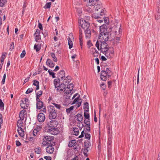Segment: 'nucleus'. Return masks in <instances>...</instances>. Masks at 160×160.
<instances>
[{
    "label": "nucleus",
    "instance_id": "nucleus-1",
    "mask_svg": "<svg viewBox=\"0 0 160 160\" xmlns=\"http://www.w3.org/2000/svg\"><path fill=\"white\" fill-rule=\"evenodd\" d=\"M110 34L112 36H119L122 33V30L121 28V24L116 23L110 28Z\"/></svg>",
    "mask_w": 160,
    "mask_h": 160
},
{
    "label": "nucleus",
    "instance_id": "nucleus-2",
    "mask_svg": "<svg viewBox=\"0 0 160 160\" xmlns=\"http://www.w3.org/2000/svg\"><path fill=\"white\" fill-rule=\"evenodd\" d=\"M99 41L100 42L98 41H97L96 43V46L99 50H100L99 48H100L101 51L102 52H104L106 51L107 49L108 48L107 47V44L105 41Z\"/></svg>",
    "mask_w": 160,
    "mask_h": 160
},
{
    "label": "nucleus",
    "instance_id": "nucleus-3",
    "mask_svg": "<svg viewBox=\"0 0 160 160\" xmlns=\"http://www.w3.org/2000/svg\"><path fill=\"white\" fill-rule=\"evenodd\" d=\"M48 111L49 113V118L50 119H54L57 118L58 113L54 106L50 105L48 108Z\"/></svg>",
    "mask_w": 160,
    "mask_h": 160
},
{
    "label": "nucleus",
    "instance_id": "nucleus-4",
    "mask_svg": "<svg viewBox=\"0 0 160 160\" xmlns=\"http://www.w3.org/2000/svg\"><path fill=\"white\" fill-rule=\"evenodd\" d=\"M78 22L79 24V28L80 27L82 31V30L87 29L89 26L88 22L86 21L82 18H79Z\"/></svg>",
    "mask_w": 160,
    "mask_h": 160
},
{
    "label": "nucleus",
    "instance_id": "nucleus-5",
    "mask_svg": "<svg viewBox=\"0 0 160 160\" xmlns=\"http://www.w3.org/2000/svg\"><path fill=\"white\" fill-rule=\"evenodd\" d=\"M55 87L56 88V90L57 92H65L66 89L67 85L62 83L58 86H57L56 85L55 83Z\"/></svg>",
    "mask_w": 160,
    "mask_h": 160
},
{
    "label": "nucleus",
    "instance_id": "nucleus-6",
    "mask_svg": "<svg viewBox=\"0 0 160 160\" xmlns=\"http://www.w3.org/2000/svg\"><path fill=\"white\" fill-rule=\"evenodd\" d=\"M103 53L108 58H112L114 55V50L112 48H108L107 49V51L104 52Z\"/></svg>",
    "mask_w": 160,
    "mask_h": 160
},
{
    "label": "nucleus",
    "instance_id": "nucleus-7",
    "mask_svg": "<svg viewBox=\"0 0 160 160\" xmlns=\"http://www.w3.org/2000/svg\"><path fill=\"white\" fill-rule=\"evenodd\" d=\"M110 32H106L100 33L99 36V40L102 41H108L109 38V34Z\"/></svg>",
    "mask_w": 160,
    "mask_h": 160
},
{
    "label": "nucleus",
    "instance_id": "nucleus-8",
    "mask_svg": "<svg viewBox=\"0 0 160 160\" xmlns=\"http://www.w3.org/2000/svg\"><path fill=\"white\" fill-rule=\"evenodd\" d=\"M55 144V143L52 142V144L51 142L49 145H48V147L46 149V151L47 153L49 154H52L54 150L53 146Z\"/></svg>",
    "mask_w": 160,
    "mask_h": 160
},
{
    "label": "nucleus",
    "instance_id": "nucleus-9",
    "mask_svg": "<svg viewBox=\"0 0 160 160\" xmlns=\"http://www.w3.org/2000/svg\"><path fill=\"white\" fill-rule=\"evenodd\" d=\"M47 131H46L51 134L55 135L58 133V128H46Z\"/></svg>",
    "mask_w": 160,
    "mask_h": 160
},
{
    "label": "nucleus",
    "instance_id": "nucleus-10",
    "mask_svg": "<svg viewBox=\"0 0 160 160\" xmlns=\"http://www.w3.org/2000/svg\"><path fill=\"white\" fill-rule=\"evenodd\" d=\"M101 8V7L100 5H98L95 9L97 11H98V12L97 13V14H100L101 16H102L104 15L106 10L105 8Z\"/></svg>",
    "mask_w": 160,
    "mask_h": 160
},
{
    "label": "nucleus",
    "instance_id": "nucleus-11",
    "mask_svg": "<svg viewBox=\"0 0 160 160\" xmlns=\"http://www.w3.org/2000/svg\"><path fill=\"white\" fill-rule=\"evenodd\" d=\"M79 97L80 95H78V96L74 99L73 102L72 103V104H74L75 103L76 104L77 106V108L79 107L81 104L82 100L81 99L79 98Z\"/></svg>",
    "mask_w": 160,
    "mask_h": 160
},
{
    "label": "nucleus",
    "instance_id": "nucleus-12",
    "mask_svg": "<svg viewBox=\"0 0 160 160\" xmlns=\"http://www.w3.org/2000/svg\"><path fill=\"white\" fill-rule=\"evenodd\" d=\"M58 122L55 120L48 122L47 123V128H55L57 126Z\"/></svg>",
    "mask_w": 160,
    "mask_h": 160
},
{
    "label": "nucleus",
    "instance_id": "nucleus-13",
    "mask_svg": "<svg viewBox=\"0 0 160 160\" xmlns=\"http://www.w3.org/2000/svg\"><path fill=\"white\" fill-rule=\"evenodd\" d=\"M72 93L70 90H66L63 95V97L65 98L69 99L71 97Z\"/></svg>",
    "mask_w": 160,
    "mask_h": 160
},
{
    "label": "nucleus",
    "instance_id": "nucleus-14",
    "mask_svg": "<svg viewBox=\"0 0 160 160\" xmlns=\"http://www.w3.org/2000/svg\"><path fill=\"white\" fill-rule=\"evenodd\" d=\"M45 119L44 114L42 113H40L38 116V119L40 122H43Z\"/></svg>",
    "mask_w": 160,
    "mask_h": 160
},
{
    "label": "nucleus",
    "instance_id": "nucleus-15",
    "mask_svg": "<svg viewBox=\"0 0 160 160\" xmlns=\"http://www.w3.org/2000/svg\"><path fill=\"white\" fill-rule=\"evenodd\" d=\"M101 79L103 81H106L107 80V76H108V73L105 71L102 70L101 72Z\"/></svg>",
    "mask_w": 160,
    "mask_h": 160
},
{
    "label": "nucleus",
    "instance_id": "nucleus-16",
    "mask_svg": "<svg viewBox=\"0 0 160 160\" xmlns=\"http://www.w3.org/2000/svg\"><path fill=\"white\" fill-rule=\"evenodd\" d=\"M24 101L22 100V103H21V108H22L26 109L28 107L29 105L28 103H27L26 105H25V103H24V102H25V103L27 102H28V99L25 98L24 99Z\"/></svg>",
    "mask_w": 160,
    "mask_h": 160
},
{
    "label": "nucleus",
    "instance_id": "nucleus-17",
    "mask_svg": "<svg viewBox=\"0 0 160 160\" xmlns=\"http://www.w3.org/2000/svg\"><path fill=\"white\" fill-rule=\"evenodd\" d=\"M90 52L91 54L94 57H98L99 54L98 52L94 48H92L90 49Z\"/></svg>",
    "mask_w": 160,
    "mask_h": 160
},
{
    "label": "nucleus",
    "instance_id": "nucleus-18",
    "mask_svg": "<svg viewBox=\"0 0 160 160\" xmlns=\"http://www.w3.org/2000/svg\"><path fill=\"white\" fill-rule=\"evenodd\" d=\"M65 72L63 70L60 71L58 73V78L60 81H62L63 78H65Z\"/></svg>",
    "mask_w": 160,
    "mask_h": 160
},
{
    "label": "nucleus",
    "instance_id": "nucleus-19",
    "mask_svg": "<svg viewBox=\"0 0 160 160\" xmlns=\"http://www.w3.org/2000/svg\"><path fill=\"white\" fill-rule=\"evenodd\" d=\"M71 81V78L70 76H67L66 78H63L62 80V83H64L67 85V84Z\"/></svg>",
    "mask_w": 160,
    "mask_h": 160
},
{
    "label": "nucleus",
    "instance_id": "nucleus-20",
    "mask_svg": "<svg viewBox=\"0 0 160 160\" xmlns=\"http://www.w3.org/2000/svg\"><path fill=\"white\" fill-rule=\"evenodd\" d=\"M46 64L47 65L51 68L54 67L55 66V64L52 62V61L50 59H47Z\"/></svg>",
    "mask_w": 160,
    "mask_h": 160
},
{
    "label": "nucleus",
    "instance_id": "nucleus-21",
    "mask_svg": "<svg viewBox=\"0 0 160 160\" xmlns=\"http://www.w3.org/2000/svg\"><path fill=\"white\" fill-rule=\"evenodd\" d=\"M40 30L38 29H37L34 34L35 35V40L37 42H38V41L40 38Z\"/></svg>",
    "mask_w": 160,
    "mask_h": 160
},
{
    "label": "nucleus",
    "instance_id": "nucleus-22",
    "mask_svg": "<svg viewBox=\"0 0 160 160\" xmlns=\"http://www.w3.org/2000/svg\"><path fill=\"white\" fill-rule=\"evenodd\" d=\"M107 26L106 24H103L100 27V33H102L107 32L106 31Z\"/></svg>",
    "mask_w": 160,
    "mask_h": 160
},
{
    "label": "nucleus",
    "instance_id": "nucleus-23",
    "mask_svg": "<svg viewBox=\"0 0 160 160\" xmlns=\"http://www.w3.org/2000/svg\"><path fill=\"white\" fill-rule=\"evenodd\" d=\"M18 132L19 135L21 137H23L24 136V132L22 128H19L18 129Z\"/></svg>",
    "mask_w": 160,
    "mask_h": 160
},
{
    "label": "nucleus",
    "instance_id": "nucleus-24",
    "mask_svg": "<svg viewBox=\"0 0 160 160\" xmlns=\"http://www.w3.org/2000/svg\"><path fill=\"white\" fill-rule=\"evenodd\" d=\"M84 30V31L86 38H89L91 35V32L90 30L88 28L87 29Z\"/></svg>",
    "mask_w": 160,
    "mask_h": 160
},
{
    "label": "nucleus",
    "instance_id": "nucleus-25",
    "mask_svg": "<svg viewBox=\"0 0 160 160\" xmlns=\"http://www.w3.org/2000/svg\"><path fill=\"white\" fill-rule=\"evenodd\" d=\"M43 140H46L47 141H50L53 139V137L52 136H43Z\"/></svg>",
    "mask_w": 160,
    "mask_h": 160
},
{
    "label": "nucleus",
    "instance_id": "nucleus-26",
    "mask_svg": "<svg viewBox=\"0 0 160 160\" xmlns=\"http://www.w3.org/2000/svg\"><path fill=\"white\" fill-rule=\"evenodd\" d=\"M25 112V111L23 110H22L20 112L19 117L21 120H23L24 119Z\"/></svg>",
    "mask_w": 160,
    "mask_h": 160
},
{
    "label": "nucleus",
    "instance_id": "nucleus-27",
    "mask_svg": "<svg viewBox=\"0 0 160 160\" xmlns=\"http://www.w3.org/2000/svg\"><path fill=\"white\" fill-rule=\"evenodd\" d=\"M113 41V43L115 45H117L118 43H119L120 36H115Z\"/></svg>",
    "mask_w": 160,
    "mask_h": 160
},
{
    "label": "nucleus",
    "instance_id": "nucleus-28",
    "mask_svg": "<svg viewBox=\"0 0 160 160\" xmlns=\"http://www.w3.org/2000/svg\"><path fill=\"white\" fill-rule=\"evenodd\" d=\"M43 106V103L42 102H37V108L38 109H40L42 108Z\"/></svg>",
    "mask_w": 160,
    "mask_h": 160
},
{
    "label": "nucleus",
    "instance_id": "nucleus-29",
    "mask_svg": "<svg viewBox=\"0 0 160 160\" xmlns=\"http://www.w3.org/2000/svg\"><path fill=\"white\" fill-rule=\"evenodd\" d=\"M33 85L34 86H35L37 87L36 90H38L39 89V82L38 81L36 80H33Z\"/></svg>",
    "mask_w": 160,
    "mask_h": 160
},
{
    "label": "nucleus",
    "instance_id": "nucleus-30",
    "mask_svg": "<svg viewBox=\"0 0 160 160\" xmlns=\"http://www.w3.org/2000/svg\"><path fill=\"white\" fill-rule=\"evenodd\" d=\"M76 142V140H74L71 141L69 142L68 144V147H72L75 146V144Z\"/></svg>",
    "mask_w": 160,
    "mask_h": 160
},
{
    "label": "nucleus",
    "instance_id": "nucleus-31",
    "mask_svg": "<svg viewBox=\"0 0 160 160\" xmlns=\"http://www.w3.org/2000/svg\"><path fill=\"white\" fill-rule=\"evenodd\" d=\"M77 120L79 122L82 121L83 117L82 115L80 114H78L76 115Z\"/></svg>",
    "mask_w": 160,
    "mask_h": 160
},
{
    "label": "nucleus",
    "instance_id": "nucleus-32",
    "mask_svg": "<svg viewBox=\"0 0 160 160\" xmlns=\"http://www.w3.org/2000/svg\"><path fill=\"white\" fill-rule=\"evenodd\" d=\"M68 44L69 45V48L70 49H71L72 47L73 46V43L72 41L71 40V38L68 37Z\"/></svg>",
    "mask_w": 160,
    "mask_h": 160
},
{
    "label": "nucleus",
    "instance_id": "nucleus-33",
    "mask_svg": "<svg viewBox=\"0 0 160 160\" xmlns=\"http://www.w3.org/2000/svg\"><path fill=\"white\" fill-rule=\"evenodd\" d=\"M22 120H18L17 123V125L18 127V128H22Z\"/></svg>",
    "mask_w": 160,
    "mask_h": 160
},
{
    "label": "nucleus",
    "instance_id": "nucleus-34",
    "mask_svg": "<svg viewBox=\"0 0 160 160\" xmlns=\"http://www.w3.org/2000/svg\"><path fill=\"white\" fill-rule=\"evenodd\" d=\"M50 55L51 57L53 59V61L55 62H57L58 60L57 58L56 57L55 54L53 52H51L50 53Z\"/></svg>",
    "mask_w": 160,
    "mask_h": 160
},
{
    "label": "nucleus",
    "instance_id": "nucleus-35",
    "mask_svg": "<svg viewBox=\"0 0 160 160\" xmlns=\"http://www.w3.org/2000/svg\"><path fill=\"white\" fill-rule=\"evenodd\" d=\"M73 88V84L72 83H70L69 85H67L66 87L67 90H70V91H71Z\"/></svg>",
    "mask_w": 160,
    "mask_h": 160
},
{
    "label": "nucleus",
    "instance_id": "nucleus-36",
    "mask_svg": "<svg viewBox=\"0 0 160 160\" xmlns=\"http://www.w3.org/2000/svg\"><path fill=\"white\" fill-rule=\"evenodd\" d=\"M84 112H88L89 111L88 103L87 102H86L84 103V106L83 108Z\"/></svg>",
    "mask_w": 160,
    "mask_h": 160
},
{
    "label": "nucleus",
    "instance_id": "nucleus-37",
    "mask_svg": "<svg viewBox=\"0 0 160 160\" xmlns=\"http://www.w3.org/2000/svg\"><path fill=\"white\" fill-rule=\"evenodd\" d=\"M41 47L40 45L35 44L34 46V48L37 52L39 51L41 49Z\"/></svg>",
    "mask_w": 160,
    "mask_h": 160
},
{
    "label": "nucleus",
    "instance_id": "nucleus-38",
    "mask_svg": "<svg viewBox=\"0 0 160 160\" xmlns=\"http://www.w3.org/2000/svg\"><path fill=\"white\" fill-rule=\"evenodd\" d=\"M40 132L37 131L36 129H34L33 132V135L34 136H37L39 135Z\"/></svg>",
    "mask_w": 160,
    "mask_h": 160
},
{
    "label": "nucleus",
    "instance_id": "nucleus-39",
    "mask_svg": "<svg viewBox=\"0 0 160 160\" xmlns=\"http://www.w3.org/2000/svg\"><path fill=\"white\" fill-rule=\"evenodd\" d=\"M35 152L38 154H40L41 152V149L40 148H36L34 149Z\"/></svg>",
    "mask_w": 160,
    "mask_h": 160
},
{
    "label": "nucleus",
    "instance_id": "nucleus-40",
    "mask_svg": "<svg viewBox=\"0 0 160 160\" xmlns=\"http://www.w3.org/2000/svg\"><path fill=\"white\" fill-rule=\"evenodd\" d=\"M84 119H88V120L90 119V117L89 114L88 113V112H84Z\"/></svg>",
    "mask_w": 160,
    "mask_h": 160
},
{
    "label": "nucleus",
    "instance_id": "nucleus-41",
    "mask_svg": "<svg viewBox=\"0 0 160 160\" xmlns=\"http://www.w3.org/2000/svg\"><path fill=\"white\" fill-rule=\"evenodd\" d=\"M74 108L73 106H72L70 107L69 108H67L66 110V112L68 113H70L71 111H72Z\"/></svg>",
    "mask_w": 160,
    "mask_h": 160
},
{
    "label": "nucleus",
    "instance_id": "nucleus-42",
    "mask_svg": "<svg viewBox=\"0 0 160 160\" xmlns=\"http://www.w3.org/2000/svg\"><path fill=\"white\" fill-rule=\"evenodd\" d=\"M4 103L1 99H0V109L2 111L4 109Z\"/></svg>",
    "mask_w": 160,
    "mask_h": 160
},
{
    "label": "nucleus",
    "instance_id": "nucleus-43",
    "mask_svg": "<svg viewBox=\"0 0 160 160\" xmlns=\"http://www.w3.org/2000/svg\"><path fill=\"white\" fill-rule=\"evenodd\" d=\"M82 30L81 29V28H79V40L80 41H82Z\"/></svg>",
    "mask_w": 160,
    "mask_h": 160
},
{
    "label": "nucleus",
    "instance_id": "nucleus-44",
    "mask_svg": "<svg viewBox=\"0 0 160 160\" xmlns=\"http://www.w3.org/2000/svg\"><path fill=\"white\" fill-rule=\"evenodd\" d=\"M51 4V2L47 3L44 7V8L45 9L49 8L50 7Z\"/></svg>",
    "mask_w": 160,
    "mask_h": 160
},
{
    "label": "nucleus",
    "instance_id": "nucleus-45",
    "mask_svg": "<svg viewBox=\"0 0 160 160\" xmlns=\"http://www.w3.org/2000/svg\"><path fill=\"white\" fill-rule=\"evenodd\" d=\"M73 131L74 132V135L76 136H78V135L79 131L78 128H74Z\"/></svg>",
    "mask_w": 160,
    "mask_h": 160
},
{
    "label": "nucleus",
    "instance_id": "nucleus-46",
    "mask_svg": "<svg viewBox=\"0 0 160 160\" xmlns=\"http://www.w3.org/2000/svg\"><path fill=\"white\" fill-rule=\"evenodd\" d=\"M7 2V0H0V6L3 7Z\"/></svg>",
    "mask_w": 160,
    "mask_h": 160
},
{
    "label": "nucleus",
    "instance_id": "nucleus-47",
    "mask_svg": "<svg viewBox=\"0 0 160 160\" xmlns=\"http://www.w3.org/2000/svg\"><path fill=\"white\" fill-rule=\"evenodd\" d=\"M84 123L88 126L90 125V122L89 120L84 119Z\"/></svg>",
    "mask_w": 160,
    "mask_h": 160
},
{
    "label": "nucleus",
    "instance_id": "nucleus-48",
    "mask_svg": "<svg viewBox=\"0 0 160 160\" xmlns=\"http://www.w3.org/2000/svg\"><path fill=\"white\" fill-rule=\"evenodd\" d=\"M48 72L50 75L52 76V78H54L55 77V74L54 72H52V70H48Z\"/></svg>",
    "mask_w": 160,
    "mask_h": 160
},
{
    "label": "nucleus",
    "instance_id": "nucleus-49",
    "mask_svg": "<svg viewBox=\"0 0 160 160\" xmlns=\"http://www.w3.org/2000/svg\"><path fill=\"white\" fill-rule=\"evenodd\" d=\"M33 91V89L32 88H30L28 89L27 91L26 92V94H28L31 92H32Z\"/></svg>",
    "mask_w": 160,
    "mask_h": 160
},
{
    "label": "nucleus",
    "instance_id": "nucleus-50",
    "mask_svg": "<svg viewBox=\"0 0 160 160\" xmlns=\"http://www.w3.org/2000/svg\"><path fill=\"white\" fill-rule=\"evenodd\" d=\"M106 72L108 73V77L111 76V72L108 68H107L106 71Z\"/></svg>",
    "mask_w": 160,
    "mask_h": 160
},
{
    "label": "nucleus",
    "instance_id": "nucleus-51",
    "mask_svg": "<svg viewBox=\"0 0 160 160\" xmlns=\"http://www.w3.org/2000/svg\"><path fill=\"white\" fill-rule=\"evenodd\" d=\"M52 104L54 105V106L57 108L60 109L61 107L59 104H58L55 103H53Z\"/></svg>",
    "mask_w": 160,
    "mask_h": 160
},
{
    "label": "nucleus",
    "instance_id": "nucleus-52",
    "mask_svg": "<svg viewBox=\"0 0 160 160\" xmlns=\"http://www.w3.org/2000/svg\"><path fill=\"white\" fill-rule=\"evenodd\" d=\"M6 77V73H5L3 75V78H2V81L1 82L2 84H3L5 83Z\"/></svg>",
    "mask_w": 160,
    "mask_h": 160
},
{
    "label": "nucleus",
    "instance_id": "nucleus-53",
    "mask_svg": "<svg viewBox=\"0 0 160 160\" xmlns=\"http://www.w3.org/2000/svg\"><path fill=\"white\" fill-rule=\"evenodd\" d=\"M25 54H26L25 51L24 50L22 51V52L21 54V55H20L21 58H23L25 56Z\"/></svg>",
    "mask_w": 160,
    "mask_h": 160
},
{
    "label": "nucleus",
    "instance_id": "nucleus-54",
    "mask_svg": "<svg viewBox=\"0 0 160 160\" xmlns=\"http://www.w3.org/2000/svg\"><path fill=\"white\" fill-rule=\"evenodd\" d=\"M14 48V43L13 42H12L10 44V50L12 51Z\"/></svg>",
    "mask_w": 160,
    "mask_h": 160
},
{
    "label": "nucleus",
    "instance_id": "nucleus-55",
    "mask_svg": "<svg viewBox=\"0 0 160 160\" xmlns=\"http://www.w3.org/2000/svg\"><path fill=\"white\" fill-rule=\"evenodd\" d=\"M85 138L87 139H89L90 138V134H88L87 133H85Z\"/></svg>",
    "mask_w": 160,
    "mask_h": 160
},
{
    "label": "nucleus",
    "instance_id": "nucleus-56",
    "mask_svg": "<svg viewBox=\"0 0 160 160\" xmlns=\"http://www.w3.org/2000/svg\"><path fill=\"white\" fill-rule=\"evenodd\" d=\"M5 58V55L3 54H2V55L1 57V62H3Z\"/></svg>",
    "mask_w": 160,
    "mask_h": 160
},
{
    "label": "nucleus",
    "instance_id": "nucleus-57",
    "mask_svg": "<svg viewBox=\"0 0 160 160\" xmlns=\"http://www.w3.org/2000/svg\"><path fill=\"white\" fill-rule=\"evenodd\" d=\"M160 18V12L158 11L157 13V16H155V18L156 20H158Z\"/></svg>",
    "mask_w": 160,
    "mask_h": 160
},
{
    "label": "nucleus",
    "instance_id": "nucleus-58",
    "mask_svg": "<svg viewBox=\"0 0 160 160\" xmlns=\"http://www.w3.org/2000/svg\"><path fill=\"white\" fill-rule=\"evenodd\" d=\"M104 21L106 24H108L109 22L108 18H104Z\"/></svg>",
    "mask_w": 160,
    "mask_h": 160
},
{
    "label": "nucleus",
    "instance_id": "nucleus-59",
    "mask_svg": "<svg viewBox=\"0 0 160 160\" xmlns=\"http://www.w3.org/2000/svg\"><path fill=\"white\" fill-rule=\"evenodd\" d=\"M88 150L87 148L84 149L83 150V153L84 155L86 156H87V152H88Z\"/></svg>",
    "mask_w": 160,
    "mask_h": 160
},
{
    "label": "nucleus",
    "instance_id": "nucleus-60",
    "mask_svg": "<svg viewBox=\"0 0 160 160\" xmlns=\"http://www.w3.org/2000/svg\"><path fill=\"white\" fill-rule=\"evenodd\" d=\"M101 87L104 90H105L106 88V85L104 83H102L101 86Z\"/></svg>",
    "mask_w": 160,
    "mask_h": 160
},
{
    "label": "nucleus",
    "instance_id": "nucleus-61",
    "mask_svg": "<svg viewBox=\"0 0 160 160\" xmlns=\"http://www.w3.org/2000/svg\"><path fill=\"white\" fill-rule=\"evenodd\" d=\"M42 128V127L41 126H37L36 128L35 129H36L37 130V131H38L39 132H40V131L41 129Z\"/></svg>",
    "mask_w": 160,
    "mask_h": 160
},
{
    "label": "nucleus",
    "instance_id": "nucleus-62",
    "mask_svg": "<svg viewBox=\"0 0 160 160\" xmlns=\"http://www.w3.org/2000/svg\"><path fill=\"white\" fill-rule=\"evenodd\" d=\"M38 28L41 30H42V24L41 23H38Z\"/></svg>",
    "mask_w": 160,
    "mask_h": 160
},
{
    "label": "nucleus",
    "instance_id": "nucleus-63",
    "mask_svg": "<svg viewBox=\"0 0 160 160\" xmlns=\"http://www.w3.org/2000/svg\"><path fill=\"white\" fill-rule=\"evenodd\" d=\"M94 0H89L88 5H89L90 6H92L93 5L91 3L94 2Z\"/></svg>",
    "mask_w": 160,
    "mask_h": 160
},
{
    "label": "nucleus",
    "instance_id": "nucleus-64",
    "mask_svg": "<svg viewBox=\"0 0 160 160\" xmlns=\"http://www.w3.org/2000/svg\"><path fill=\"white\" fill-rule=\"evenodd\" d=\"M44 158L46 160H51V158L50 157L45 156Z\"/></svg>",
    "mask_w": 160,
    "mask_h": 160
}]
</instances>
